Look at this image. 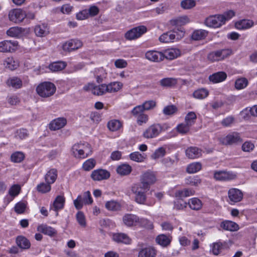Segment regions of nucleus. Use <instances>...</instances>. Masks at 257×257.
Masks as SVG:
<instances>
[{"instance_id":"f257e3e1","label":"nucleus","mask_w":257,"mask_h":257,"mask_svg":"<svg viewBox=\"0 0 257 257\" xmlns=\"http://www.w3.org/2000/svg\"><path fill=\"white\" fill-rule=\"evenodd\" d=\"M55 85L50 81H44L36 87L37 93L41 97L47 98L52 96L55 92Z\"/></svg>"},{"instance_id":"f03ea898","label":"nucleus","mask_w":257,"mask_h":257,"mask_svg":"<svg viewBox=\"0 0 257 257\" xmlns=\"http://www.w3.org/2000/svg\"><path fill=\"white\" fill-rule=\"evenodd\" d=\"M89 148L88 144H77L73 145L72 151L75 157L84 159L91 153V151L89 150Z\"/></svg>"},{"instance_id":"7ed1b4c3","label":"nucleus","mask_w":257,"mask_h":257,"mask_svg":"<svg viewBox=\"0 0 257 257\" xmlns=\"http://www.w3.org/2000/svg\"><path fill=\"white\" fill-rule=\"evenodd\" d=\"M156 180V176L153 172L146 171L141 175L140 184L142 185L143 189L147 191Z\"/></svg>"},{"instance_id":"20e7f679","label":"nucleus","mask_w":257,"mask_h":257,"mask_svg":"<svg viewBox=\"0 0 257 257\" xmlns=\"http://www.w3.org/2000/svg\"><path fill=\"white\" fill-rule=\"evenodd\" d=\"M167 125L166 124L163 126L159 123L153 124L145 130L143 136L147 139L155 138L159 135L164 127Z\"/></svg>"},{"instance_id":"39448f33","label":"nucleus","mask_w":257,"mask_h":257,"mask_svg":"<svg viewBox=\"0 0 257 257\" xmlns=\"http://www.w3.org/2000/svg\"><path fill=\"white\" fill-rule=\"evenodd\" d=\"M230 49H223L210 53L208 59L212 62L221 61L229 56L232 54Z\"/></svg>"},{"instance_id":"423d86ee","label":"nucleus","mask_w":257,"mask_h":257,"mask_svg":"<svg viewBox=\"0 0 257 257\" xmlns=\"http://www.w3.org/2000/svg\"><path fill=\"white\" fill-rule=\"evenodd\" d=\"M190 22V19L187 16H183L173 19L169 21V24L172 26L176 27L174 29V32L177 30L181 33V35L183 36L185 32L182 29L181 26L186 25Z\"/></svg>"},{"instance_id":"0eeeda50","label":"nucleus","mask_w":257,"mask_h":257,"mask_svg":"<svg viewBox=\"0 0 257 257\" xmlns=\"http://www.w3.org/2000/svg\"><path fill=\"white\" fill-rule=\"evenodd\" d=\"M220 142L224 145H232L242 142V140L239 133L233 132L224 138H220Z\"/></svg>"},{"instance_id":"6e6552de","label":"nucleus","mask_w":257,"mask_h":257,"mask_svg":"<svg viewBox=\"0 0 257 257\" xmlns=\"http://www.w3.org/2000/svg\"><path fill=\"white\" fill-rule=\"evenodd\" d=\"M147 32V28L144 26H140L128 31L125 34V38L128 40L136 39Z\"/></svg>"},{"instance_id":"1a4fd4ad","label":"nucleus","mask_w":257,"mask_h":257,"mask_svg":"<svg viewBox=\"0 0 257 257\" xmlns=\"http://www.w3.org/2000/svg\"><path fill=\"white\" fill-rule=\"evenodd\" d=\"M83 89L85 91H91L92 93L96 95H101L108 92V88L105 84L94 85L92 83H88L87 85L84 86Z\"/></svg>"},{"instance_id":"9d476101","label":"nucleus","mask_w":257,"mask_h":257,"mask_svg":"<svg viewBox=\"0 0 257 257\" xmlns=\"http://www.w3.org/2000/svg\"><path fill=\"white\" fill-rule=\"evenodd\" d=\"M158 251L151 245H142L139 249L138 257H156Z\"/></svg>"},{"instance_id":"9b49d317","label":"nucleus","mask_w":257,"mask_h":257,"mask_svg":"<svg viewBox=\"0 0 257 257\" xmlns=\"http://www.w3.org/2000/svg\"><path fill=\"white\" fill-rule=\"evenodd\" d=\"M214 178L217 181H229L235 179L236 178V175L229 171H216L214 172Z\"/></svg>"},{"instance_id":"f8f14e48","label":"nucleus","mask_w":257,"mask_h":257,"mask_svg":"<svg viewBox=\"0 0 257 257\" xmlns=\"http://www.w3.org/2000/svg\"><path fill=\"white\" fill-rule=\"evenodd\" d=\"M224 24V18L220 15L210 16L205 21V24L209 27L218 28Z\"/></svg>"},{"instance_id":"ddd939ff","label":"nucleus","mask_w":257,"mask_h":257,"mask_svg":"<svg viewBox=\"0 0 257 257\" xmlns=\"http://www.w3.org/2000/svg\"><path fill=\"white\" fill-rule=\"evenodd\" d=\"M243 196V193L238 189L232 188L228 191L229 203L231 205L241 201Z\"/></svg>"},{"instance_id":"4468645a","label":"nucleus","mask_w":257,"mask_h":257,"mask_svg":"<svg viewBox=\"0 0 257 257\" xmlns=\"http://www.w3.org/2000/svg\"><path fill=\"white\" fill-rule=\"evenodd\" d=\"M83 45L82 42L78 39H71L65 42L62 45L64 51L70 52L80 48Z\"/></svg>"},{"instance_id":"2eb2a0df","label":"nucleus","mask_w":257,"mask_h":257,"mask_svg":"<svg viewBox=\"0 0 257 257\" xmlns=\"http://www.w3.org/2000/svg\"><path fill=\"white\" fill-rule=\"evenodd\" d=\"M17 41H3L0 42V52L3 53L12 52L17 49Z\"/></svg>"},{"instance_id":"dca6fc26","label":"nucleus","mask_w":257,"mask_h":257,"mask_svg":"<svg viewBox=\"0 0 257 257\" xmlns=\"http://www.w3.org/2000/svg\"><path fill=\"white\" fill-rule=\"evenodd\" d=\"M25 17V12L21 9L12 10L9 14L10 20L15 23L22 22Z\"/></svg>"},{"instance_id":"f3484780","label":"nucleus","mask_w":257,"mask_h":257,"mask_svg":"<svg viewBox=\"0 0 257 257\" xmlns=\"http://www.w3.org/2000/svg\"><path fill=\"white\" fill-rule=\"evenodd\" d=\"M109 177V172L103 169H97L94 170L91 174V177L94 181H101L107 179Z\"/></svg>"},{"instance_id":"a211bd4d","label":"nucleus","mask_w":257,"mask_h":257,"mask_svg":"<svg viewBox=\"0 0 257 257\" xmlns=\"http://www.w3.org/2000/svg\"><path fill=\"white\" fill-rule=\"evenodd\" d=\"M67 123V120L64 117H58L52 120L49 124L51 131H56L63 127Z\"/></svg>"},{"instance_id":"6ab92c4d","label":"nucleus","mask_w":257,"mask_h":257,"mask_svg":"<svg viewBox=\"0 0 257 257\" xmlns=\"http://www.w3.org/2000/svg\"><path fill=\"white\" fill-rule=\"evenodd\" d=\"M139 220L140 218L133 214H126L122 217L123 223L128 227L138 225Z\"/></svg>"},{"instance_id":"aec40b11","label":"nucleus","mask_w":257,"mask_h":257,"mask_svg":"<svg viewBox=\"0 0 257 257\" xmlns=\"http://www.w3.org/2000/svg\"><path fill=\"white\" fill-rule=\"evenodd\" d=\"M163 54V60L164 58L168 60H173L177 58L181 54L180 50L177 48H170L164 50Z\"/></svg>"},{"instance_id":"412c9836","label":"nucleus","mask_w":257,"mask_h":257,"mask_svg":"<svg viewBox=\"0 0 257 257\" xmlns=\"http://www.w3.org/2000/svg\"><path fill=\"white\" fill-rule=\"evenodd\" d=\"M172 239V237L170 235L161 234L158 235L155 239L157 244L163 247H166L170 245Z\"/></svg>"},{"instance_id":"4be33fe9","label":"nucleus","mask_w":257,"mask_h":257,"mask_svg":"<svg viewBox=\"0 0 257 257\" xmlns=\"http://www.w3.org/2000/svg\"><path fill=\"white\" fill-rule=\"evenodd\" d=\"M146 59L153 62H159L163 60L162 52L148 51L146 53Z\"/></svg>"},{"instance_id":"5701e85b","label":"nucleus","mask_w":257,"mask_h":257,"mask_svg":"<svg viewBox=\"0 0 257 257\" xmlns=\"http://www.w3.org/2000/svg\"><path fill=\"white\" fill-rule=\"evenodd\" d=\"M185 153L186 156L191 159L198 158L202 155V150L195 147L188 148Z\"/></svg>"},{"instance_id":"b1692460","label":"nucleus","mask_w":257,"mask_h":257,"mask_svg":"<svg viewBox=\"0 0 257 257\" xmlns=\"http://www.w3.org/2000/svg\"><path fill=\"white\" fill-rule=\"evenodd\" d=\"M35 33L38 37H45L49 33V28L46 24H42L35 26Z\"/></svg>"},{"instance_id":"393cba45","label":"nucleus","mask_w":257,"mask_h":257,"mask_svg":"<svg viewBox=\"0 0 257 257\" xmlns=\"http://www.w3.org/2000/svg\"><path fill=\"white\" fill-rule=\"evenodd\" d=\"M65 201V199L64 196L61 195L57 196L53 202V206L51 207V209L58 212V210L64 207ZM57 215L58 212L56 213V215Z\"/></svg>"},{"instance_id":"a878e982","label":"nucleus","mask_w":257,"mask_h":257,"mask_svg":"<svg viewBox=\"0 0 257 257\" xmlns=\"http://www.w3.org/2000/svg\"><path fill=\"white\" fill-rule=\"evenodd\" d=\"M254 25V22L250 20L243 19L235 23V27L238 30L248 29Z\"/></svg>"},{"instance_id":"bb28decb","label":"nucleus","mask_w":257,"mask_h":257,"mask_svg":"<svg viewBox=\"0 0 257 257\" xmlns=\"http://www.w3.org/2000/svg\"><path fill=\"white\" fill-rule=\"evenodd\" d=\"M113 240L118 243L130 244L131 242L130 238L125 233H117L113 234Z\"/></svg>"},{"instance_id":"cd10ccee","label":"nucleus","mask_w":257,"mask_h":257,"mask_svg":"<svg viewBox=\"0 0 257 257\" xmlns=\"http://www.w3.org/2000/svg\"><path fill=\"white\" fill-rule=\"evenodd\" d=\"M37 230L39 232L50 236H54L57 234V231L54 228L45 224L39 225Z\"/></svg>"},{"instance_id":"c85d7f7f","label":"nucleus","mask_w":257,"mask_h":257,"mask_svg":"<svg viewBox=\"0 0 257 257\" xmlns=\"http://www.w3.org/2000/svg\"><path fill=\"white\" fill-rule=\"evenodd\" d=\"M220 226L224 230L230 231H237L239 229V226L237 223L229 220L223 221L221 223Z\"/></svg>"},{"instance_id":"c756f323","label":"nucleus","mask_w":257,"mask_h":257,"mask_svg":"<svg viewBox=\"0 0 257 257\" xmlns=\"http://www.w3.org/2000/svg\"><path fill=\"white\" fill-rule=\"evenodd\" d=\"M67 66L64 61H56L49 64L48 68L52 72H57L63 70Z\"/></svg>"},{"instance_id":"7c9ffc66","label":"nucleus","mask_w":257,"mask_h":257,"mask_svg":"<svg viewBox=\"0 0 257 257\" xmlns=\"http://www.w3.org/2000/svg\"><path fill=\"white\" fill-rule=\"evenodd\" d=\"M18 246L23 249H29L31 246L30 241L23 236H19L16 238Z\"/></svg>"},{"instance_id":"2f4dec72","label":"nucleus","mask_w":257,"mask_h":257,"mask_svg":"<svg viewBox=\"0 0 257 257\" xmlns=\"http://www.w3.org/2000/svg\"><path fill=\"white\" fill-rule=\"evenodd\" d=\"M195 191L193 189L187 188L177 191L175 195L179 199H182L183 198L193 195Z\"/></svg>"},{"instance_id":"473e14b6","label":"nucleus","mask_w":257,"mask_h":257,"mask_svg":"<svg viewBox=\"0 0 257 257\" xmlns=\"http://www.w3.org/2000/svg\"><path fill=\"white\" fill-rule=\"evenodd\" d=\"M188 204L189 207L194 210H200L202 206V201L197 198H192L189 200Z\"/></svg>"},{"instance_id":"72a5a7b5","label":"nucleus","mask_w":257,"mask_h":257,"mask_svg":"<svg viewBox=\"0 0 257 257\" xmlns=\"http://www.w3.org/2000/svg\"><path fill=\"white\" fill-rule=\"evenodd\" d=\"M4 65L7 68L11 70L17 69L19 66V62L13 57L7 58L5 62Z\"/></svg>"},{"instance_id":"f704fd0d","label":"nucleus","mask_w":257,"mask_h":257,"mask_svg":"<svg viewBox=\"0 0 257 257\" xmlns=\"http://www.w3.org/2000/svg\"><path fill=\"white\" fill-rule=\"evenodd\" d=\"M132 170V167L130 165L123 164L117 168L116 171L121 176H125L130 174Z\"/></svg>"},{"instance_id":"c9c22d12","label":"nucleus","mask_w":257,"mask_h":257,"mask_svg":"<svg viewBox=\"0 0 257 257\" xmlns=\"http://www.w3.org/2000/svg\"><path fill=\"white\" fill-rule=\"evenodd\" d=\"M208 32L204 30H197L192 34V39L194 40H200L204 39L207 36Z\"/></svg>"},{"instance_id":"e433bc0d","label":"nucleus","mask_w":257,"mask_h":257,"mask_svg":"<svg viewBox=\"0 0 257 257\" xmlns=\"http://www.w3.org/2000/svg\"><path fill=\"white\" fill-rule=\"evenodd\" d=\"M57 177V171L55 169H51L45 175V180L48 184H53Z\"/></svg>"},{"instance_id":"4c0bfd02","label":"nucleus","mask_w":257,"mask_h":257,"mask_svg":"<svg viewBox=\"0 0 257 257\" xmlns=\"http://www.w3.org/2000/svg\"><path fill=\"white\" fill-rule=\"evenodd\" d=\"M105 206L108 210L113 211L119 210L121 208L120 204L118 202L114 200H110L106 202Z\"/></svg>"},{"instance_id":"58836bf2","label":"nucleus","mask_w":257,"mask_h":257,"mask_svg":"<svg viewBox=\"0 0 257 257\" xmlns=\"http://www.w3.org/2000/svg\"><path fill=\"white\" fill-rule=\"evenodd\" d=\"M175 39V35L171 32H167L163 34L159 37V40L163 43H169Z\"/></svg>"},{"instance_id":"ea45409f","label":"nucleus","mask_w":257,"mask_h":257,"mask_svg":"<svg viewBox=\"0 0 257 257\" xmlns=\"http://www.w3.org/2000/svg\"><path fill=\"white\" fill-rule=\"evenodd\" d=\"M122 86V84L120 81L111 82L107 85L108 92H113L118 91Z\"/></svg>"},{"instance_id":"a19ab883","label":"nucleus","mask_w":257,"mask_h":257,"mask_svg":"<svg viewBox=\"0 0 257 257\" xmlns=\"http://www.w3.org/2000/svg\"><path fill=\"white\" fill-rule=\"evenodd\" d=\"M201 182V180L198 176H190L185 179V183L190 186H197Z\"/></svg>"},{"instance_id":"79ce46f5","label":"nucleus","mask_w":257,"mask_h":257,"mask_svg":"<svg viewBox=\"0 0 257 257\" xmlns=\"http://www.w3.org/2000/svg\"><path fill=\"white\" fill-rule=\"evenodd\" d=\"M202 165L200 163L196 162L190 164L187 168V172L190 174L197 172L201 169Z\"/></svg>"},{"instance_id":"37998d69","label":"nucleus","mask_w":257,"mask_h":257,"mask_svg":"<svg viewBox=\"0 0 257 257\" xmlns=\"http://www.w3.org/2000/svg\"><path fill=\"white\" fill-rule=\"evenodd\" d=\"M121 126V124L120 122L116 119L111 120L107 123V127L112 132L118 130Z\"/></svg>"},{"instance_id":"c03bdc74","label":"nucleus","mask_w":257,"mask_h":257,"mask_svg":"<svg viewBox=\"0 0 257 257\" xmlns=\"http://www.w3.org/2000/svg\"><path fill=\"white\" fill-rule=\"evenodd\" d=\"M130 158L133 161L141 163L144 161L146 157L139 152H135L130 155Z\"/></svg>"},{"instance_id":"a18cd8bd","label":"nucleus","mask_w":257,"mask_h":257,"mask_svg":"<svg viewBox=\"0 0 257 257\" xmlns=\"http://www.w3.org/2000/svg\"><path fill=\"white\" fill-rule=\"evenodd\" d=\"M227 77L225 72L223 71L215 73L209 77V80H225Z\"/></svg>"},{"instance_id":"49530a36","label":"nucleus","mask_w":257,"mask_h":257,"mask_svg":"<svg viewBox=\"0 0 257 257\" xmlns=\"http://www.w3.org/2000/svg\"><path fill=\"white\" fill-rule=\"evenodd\" d=\"M191 126L185 123L179 124L176 127L177 132L181 135H185L187 134L189 131Z\"/></svg>"},{"instance_id":"de8ad7c7","label":"nucleus","mask_w":257,"mask_h":257,"mask_svg":"<svg viewBox=\"0 0 257 257\" xmlns=\"http://www.w3.org/2000/svg\"><path fill=\"white\" fill-rule=\"evenodd\" d=\"M193 96L197 99H203L208 95V91L204 88L199 89L195 91L193 94Z\"/></svg>"},{"instance_id":"09e8293b","label":"nucleus","mask_w":257,"mask_h":257,"mask_svg":"<svg viewBox=\"0 0 257 257\" xmlns=\"http://www.w3.org/2000/svg\"><path fill=\"white\" fill-rule=\"evenodd\" d=\"M180 6L184 10L191 9L196 6L195 0H183L181 1Z\"/></svg>"},{"instance_id":"8fccbe9b","label":"nucleus","mask_w":257,"mask_h":257,"mask_svg":"<svg viewBox=\"0 0 257 257\" xmlns=\"http://www.w3.org/2000/svg\"><path fill=\"white\" fill-rule=\"evenodd\" d=\"M131 191L135 196L142 194L146 191L143 189L142 185L140 183L134 184L131 187Z\"/></svg>"},{"instance_id":"3c124183","label":"nucleus","mask_w":257,"mask_h":257,"mask_svg":"<svg viewBox=\"0 0 257 257\" xmlns=\"http://www.w3.org/2000/svg\"><path fill=\"white\" fill-rule=\"evenodd\" d=\"M11 160L15 163H20L25 158V155L21 152H16L12 154Z\"/></svg>"},{"instance_id":"603ef678","label":"nucleus","mask_w":257,"mask_h":257,"mask_svg":"<svg viewBox=\"0 0 257 257\" xmlns=\"http://www.w3.org/2000/svg\"><path fill=\"white\" fill-rule=\"evenodd\" d=\"M138 225L145 227L147 229H152L154 226L153 223L147 219L141 218L138 221Z\"/></svg>"},{"instance_id":"864d4df0","label":"nucleus","mask_w":257,"mask_h":257,"mask_svg":"<svg viewBox=\"0 0 257 257\" xmlns=\"http://www.w3.org/2000/svg\"><path fill=\"white\" fill-rule=\"evenodd\" d=\"M211 246L212 253L215 255L219 254L223 248V243L221 242L213 243Z\"/></svg>"},{"instance_id":"5fc2aeb1","label":"nucleus","mask_w":257,"mask_h":257,"mask_svg":"<svg viewBox=\"0 0 257 257\" xmlns=\"http://www.w3.org/2000/svg\"><path fill=\"white\" fill-rule=\"evenodd\" d=\"M166 149L163 147H160L155 150V152L151 156L153 159L156 160L164 157L166 154Z\"/></svg>"},{"instance_id":"6e6d98bb","label":"nucleus","mask_w":257,"mask_h":257,"mask_svg":"<svg viewBox=\"0 0 257 257\" xmlns=\"http://www.w3.org/2000/svg\"><path fill=\"white\" fill-rule=\"evenodd\" d=\"M82 198V201L85 205L91 204L93 202V199L89 191L84 192L82 195H79Z\"/></svg>"},{"instance_id":"4d7b16f0","label":"nucleus","mask_w":257,"mask_h":257,"mask_svg":"<svg viewBox=\"0 0 257 257\" xmlns=\"http://www.w3.org/2000/svg\"><path fill=\"white\" fill-rule=\"evenodd\" d=\"M96 165V161L94 159H89L86 160L83 164L82 168L85 171H90Z\"/></svg>"},{"instance_id":"13d9d810","label":"nucleus","mask_w":257,"mask_h":257,"mask_svg":"<svg viewBox=\"0 0 257 257\" xmlns=\"http://www.w3.org/2000/svg\"><path fill=\"white\" fill-rule=\"evenodd\" d=\"M196 119V114L194 112H190L185 116V122L191 126L195 123Z\"/></svg>"},{"instance_id":"bf43d9fd","label":"nucleus","mask_w":257,"mask_h":257,"mask_svg":"<svg viewBox=\"0 0 257 257\" xmlns=\"http://www.w3.org/2000/svg\"><path fill=\"white\" fill-rule=\"evenodd\" d=\"M51 184L41 183L40 184L38 185L37 187V189L38 191L42 193H45L48 192L51 190Z\"/></svg>"},{"instance_id":"052dcab7","label":"nucleus","mask_w":257,"mask_h":257,"mask_svg":"<svg viewBox=\"0 0 257 257\" xmlns=\"http://www.w3.org/2000/svg\"><path fill=\"white\" fill-rule=\"evenodd\" d=\"M177 111V108L174 105H170L165 106L163 112L165 115H172L176 113Z\"/></svg>"},{"instance_id":"680f3d73","label":"nucleus","mask_w":257,"mask_h":257,"mask_svg":"<svg viewBox=\"0 0 257 257\" xmlns=\"http://www.w3.org/2000/svg\"><path fill=\"white\" fill-rule=\"evenodd\" d=\"M21 28L19 27H12L10 28L7 32V34L8 36L16 37H18L21 33Z\"/></svg>"},{"instance_id":"e2e57ef3","label":"nucleus","mask_w":257,"mask_h":257,"mask_svg":"<svg viewBox=\"0 0 257 257\" xmlns=\"http://www.w3.org/2000/svg\"><path fill=\"white\" fill-rule=\"evenodd\" d=\"M26 204L23 202L17 203L15 206V211L18 214L23 213L26 209Z\"/></svg>"},{"instance_id":"0e129e2a","label":"nucleus","mask_w":257,"mask_h":257,"mask_svg":"<svg viewBox=\"0 0 257 257\" xmlns=\"http://www.w3.org/2000/svg\"><path fill=\"white\" fill-rule=\"evenodd\" d=\"M178 161L177 156L176 155V160H173L170 157H167L162 160V163L166 167H170L174 164H176Z\"/></svg>"},{"instance_id":"69168bd1","label":"nucleus","mask_w":257,"mask_h":257,"mask_svg":"<svg viewBox=\"0 0 257 257\" xmlns=\"http://www.w3.org/2000/svg\"><path fill=\"white\" fill-rule=\"evenodd\" d=\"M76 219L78 223L82 227L86 226L85 217L84 213L81 211H79L76 214Z\"/></svg>"},{"instance_id":"338daca9","label":"nucleus","mask_w":257,"mask_h":257,"mask_svg":"<svg viewBox=\"0 0 257 257\" xmlns=\"http://www.w3.org/2000/svg\"><path fill=\"white\" fill-rule=\"evenodd\" d=\"M21 188L18 185H14L9 189V194L13 197L17 196L20 192Z\"/></svg>"},{"instance_id":"774afa93","label":"nucleus","mask_w":257,"mask_h":257,"mask_svg":"<svg viewBox=\"0 0 257 257\" xmlns=\"http://www.w3.org/2000/svg\"><path fill=\"white\" fill-rule=\"evenodd\" d=\"M28 136V131L26 129L21 128L16 132L15 137L20 139H24Z\"/></svg>"}]
</instances>
